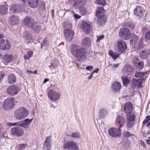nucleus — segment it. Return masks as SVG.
Returning <instances> with one entry per match:
<instances>
[{"mask_svg":"<svg viewBox=\"0 0 150 150\" xmlns=\"http://www.w3.org/2000/svg\"><path fill=\"white\" fill-rule=\"evenodd\" d=\"M70 50L71 54L79 62L83 59L87 54L85 48L82 47L80 45L75 44L71 45Z\"/></svg>","mask_w":150,"mask_h":150,"instance_id":"obj_1","label":"nucleus"},{"mask_svg":"<svg viewBox=\"0 0 150 150\" xmlns=\"http://www.w3.org/2000/svg\"><path fill=\"white\" fill-rule=\"evenodd\" d=\"M144 38L142 37L139 40L138 36L134 35L132 36V39L130 41V44L132 47L136 49L139 50L144 47Z\"/></svg>","mask_w":150,"mask_h":150,"instance_id":"obj_2","label":"nucleus"},{"mask_svg":"<svg viewBox=\"0 0 150 150\" xmlns=\"http://www.w3.org/2000/svg\"><path fill=\"white\" fill-rule=\"evenodd\" d=\"M29 114L28 110L22 107L17 109L15 112L14 117L18 120H22L26 117Z\"/></svg>","mask_w":150,"mask_h":150,"instance_id":"obj_3","label":"nucleus"},{"mask_svg":"<svg viewBox=\"0 0 150 150\" xmlns=\"http://www.w3.org/2000/svg\"><path fill=\"white\" fill-rule=\"evenodd\" d=\"M73 6L76 8H80V12L82 15H85L87 12L86 8L84 7L81 8L86 4V0H73Z\"/></svg>","mask_w":150,"mask_h":150,"instance_id":"obj_4","label":"nucleus"},{"mask_svg":"<svg viewBox=\"0 0 150 150\" xmlns=\"http://www.w3.org/2000/svg\"><path fill=\"white\" fill-rule=\"evenodd\" d=\"M14 98L11 97H9L5 100L3 103L4 109L8 110L12 109L14 105Z\"/></svg>","mask_w":150,"mask_h":150,"instance_id":"obj_5","label":"nucleus"},{"mask_svg":"<svg viewBox=\"0 0 150 150\" xmlns=\"http://www.w3.org/2000/svg\"><path fill=\"white\" fill-rule=\"evenodd\" d=\"M127 48L126 44L122 40H120L117 42V49L115 51L120 54L123 53Z\"/></svg>","mask_w":150,"mask_h":150,"instance_id":"obj_6","label":"nucleus"},{"mask_svg":"<svg viewBox=\"0 0 150 150\" xmlns=\"http://www.w3.org/2000/svg\"><path fill=\"white\" fill-rule=\"evenodd\" d=\"M32 119H29L28 118L23 121H21L17 122L10 123L9 124V125L11 126H13L18 125V126L25 128H27L28 125L30 124L32 122Z\"/></svg>","mask_w":150,"mask_h":150,"instance_id":"obj_7","label":"nucleus"},{"mask_svg":"<svg viewBox=\"0 0 150 150\" xmlns=\"http://www.w3.org/2000/svg\"><path fill=\"white\" fill-rule=\"evenodd\" d=\"M119 34L121 38L124 40L129 39L131 36L130 31L127 29L124 28L120 29Z\"/></svg>","mask_w":150,"mask_h":150,"instance_id":"obj_8","label":"nucleus"},{"mask_svg":"<svg viewBox=\"0 0 150 150\" xmlns=\"http://www.w3.org/2000/svg\"><path fill=\"white\" fill-rule=\"evenodd\" d=\"M64 148L68 150H78L79 147L77 143L73 140L69 141L64 144Z\"/></svg>","mask_w":150,"mask_h":150,"instance_id":"obj_9","label":"nucleus"},{"mask_svg":"<svg viewBox=\"0 0 150 150\" xmlns=\"http://www.w3.org/2000/svg\"><path fill=\"white\" fill-rule=\"evenodd\" d=\"M108 132L110 136L114 138L120 137L121 134V130L119 128H110L108 129Z\"/></svg>","mask_w":150,"mask_h":150,"instance_id":"obj_10","label":"nucleus"},{"mask_svg":"<svg viewBox=\"0 0 150 150\" xmlns=\"http://www.w3.org/2000/svg\"><path fill=\"white\" fill-rule=\"evenodd\" d=\"M126 117L127 119V127L132 128L133 126V122L135 118V115L131 112L126 114Z\"/></svg>","mask_w":150,"mask_h":150,"instance_id":"obj_11","label":"nucleus"},{"mask_svg":"<svg viewBox=\"0 0 150 150\" xmlns=\"http://www.w3.org/2000/svg\"><path fill=\"white\" fill-rule=\"evenodd\" d=\"M11 133L13 135L21 137L23 135L24 131L21 128L19 127H16L11 129Z\"/></svg>","mask_w":150,"mask_h":150,"instance_id":"obj_12","label":"nucleus"},{"mask_svg":"<svg viewBox=\"0 0 150 150\" xmlns=\"http://www.w3.org/2000/svg\"><path fill=\"white\" fill-rule=\"evenodd\" d=\"M18 87L16 85L11 86L7 89V93L10 96H13L16 95L19 91Z\"/></svg>","mask_w":150,"mask_h":150,"instance_id":"obj_13","label":"nucleus"},{"mask_svg":"<svg viewBox=\"0 0 150 150\" xmlns=\"http://www.w3.org/2000/svg\"><path fill=\"white\" fill-rule=\"evenodd\" d=\"M47 96L50 99L53 101L57 100L60 97L59 93L52 89L49 90L47 93Z\"/></svg>","mask_w":150,"mask_h":150,"instance_id":"obj_14","label":"nucleus"},{"mask_svg":"<svg viewBox=\"0 0 150 150\" xmlns=\"http://www.w3.org/2000/svg\"><path fill=\"white\" fill-rule=\"evenodd\" d=\"M125 117L122 115H119L117 117L115 121V124L119 128L123 126L125 123Z\"/></svg>","mask_w":150,"mask_h":150,"instance_id":"obj_15","label":"nucleus"},{"mask_svg":"<svg viewBox=\"0 0 150 150\" xmlns=\"http://www.w3.org/2000/svg\"><path fill=\"white\" fill-rule=\"evenodd\" d=\"M11 45L9 41L4 39L1 42L0 48L3 50L6 51L10 49Z\"/></svg>","mask_w":150,"mask_h":150,"instance_id":"obj_16","label":"nucleus"},{"mask_svg":"<svg viewBox=\"0 0 150 150\" xmlns=\"http://www.w3.org/2000/svg\"><path fill=\"white\" fill-rule=\"evenodd\" d=\"M64 32V36L66 39L69 42L72 40L74 35V31L71 30L65 29Z\"/></svg>","mask_w":150,"mask_h":150,"instance_id":"obj_17","label":"nucleus"},{"mask_svg":"<svg viewBox=\"0 0 150 150\" xmlns=\"http://www.w3.org/2000/svg\"><path fill=\"white\" fill-rule=\"evenodd\" d=\"M134 70L131 66L129 64H126L124 67L122 72L125 75H129L132 74Z\"/></svg>","mask_w":150,"mask_h":150,"instance_id":"obj_18","label":"nucleus"},{"mask_svg":"<svg viewBox=\"0 0 150 150\" xmlns=\"http://www.w3.org/2000/svg\"><path fill=\"white\" fill-rule=\"evenodd\" d=\"M142 10V7L140 6H137L134 9V13L138 19H140L142 18L143 16Z\"/></svg>","mask_w":150,"mask_h":150,"instance_id":"obj_19","label":"nucleus"},{"mask_svg":"<svg viewBox=\"0 0 150 150\" xmlns=\"http://www.w3.org/2000/svg\"><path fill=\"white\" fill-rule=\"evenodd\" d=\"M123 110L125 112L126 114L132 112V105L130 102L125 103L123 107Z\"/></svg>","mask_w":150,"mask_h":150,"instance_id":"obj_20","label":"nucleus"},{"mask_svg":"<svg viewBox=\"0 0 150 150\" xmlns=\"http://www.w3.org/2000/svg\"><path fill=\"white\" fill-rule=\"evenodd\" d=\"M51 137H47L43 144L44 150H50L51 145Z\"/></svg>","mask_w":150,"mask_h":150,"instance_id":"obj_21","label":"nucleus"},{"mask_svg":"<svg viewBox=\"0 0 150 150\" xmlns=\"http://www.w3.org/2000/svg\"><path fill=\"white\" fill-rule=\"evenodd\" d=\"M40 25V24L39 22L35 21L30 28L34 32L38 33L41 29Z\"/></svg>","mask_w":150,"mask_h":150,"instance_id":"obj_22","label":"nucleus"},{"mask_svg":"<svg viewBox=\"0 0 150 150\" xmlns=\"http://www.w3.org/2000/svg\"><path fill=\"white\" fill-rule=\"evenodd\" d=\"M18 22V18L17 16L13 15L9 18L8 23L11 26H13L17 24Z\"/></svg>","mask_w":150,"mask_h":150,"instance_id":"obj_23","label":"nucleus"},{"mask_svg":"<svg viewBox=\"0 0 150 150\" xmlns=\"http://www.w3.org/2000/svg\"><path fill=\"white\" fill-rule=\"evenodd\" d=\"M35 21L33 18L29 17H27L24 19V22L25 25L30 28Z\"/></svg>","mask_w":150,"mask_h":150,"instance_id":"obj_24","label":"nucleus"},{"mask_svg":"<svg viewBox=\"0 0 150 150\" xmlns=\"http://www.w3.org/2000/svg\"><path fill=\"white\" fill-rule=\"evenodd\" d=\"M81 28L84 32L86 33H90L91 31V25L85 22L83 23Z\"/></svg>","mask_w":150,"mask_h":150,"instance_id":"obj_25","label":"nucleus"},{"mask_svg":"<svg viewBox=\"0 0 150 150\" xmlns=\"http://www.w3.org/2000/svg\"><path fill=\"white\" fill-rule=\"evenodd\" d=\"M121 88V85L118 82H115L112 84V90L114 92H118Z\"/></svg>","mask_w":150,"mask_h":150,"instance_id":"obj_26","label":"nucleus"},{"mask_svg":"<svg viewBox=\"0 0 150 150\" xmlns=\"http://www.w3.org/2000/svg\"><path fill=\"white\" fill-rule=\"evenodd\" d=\"M108 54L114 60H116L119 57L120 54L117 52H115L111 50H109L108 52Z\"/></svg>","mask_w":150,"mask_h":150,"instance_id":"obj_27","label":"nucleus"},{"mask_svg":"<svg viewBox=\"0 0 150 150\" xmlns=\"http://www.w3.org/2000/svg\"><path fill=\"white\" fill-rule=\"evenodd\" d=\"M27 1L29 6L33 8L37 7L38 4V0H27Z\"/></svg>","mask_w":150,"mask_h":150,"instance_id":"obj_28","label":"nucleus"},{"mask_svg":"<svg viewBox=\"0 0 150 150\" xmlns=\"http://www.w3.org/2000/svg\"><path fill=\"white\" fill-rule=\"evenodd\" d=\"M135 24L132 22H128L124 24L123 26L128 29L130 31L132 30L134 28Z\"/></svg>","mask_w":150,"mask_h":150,"instance_id":"obj_29","label":"nucleus"},{"mask_svg":"<svg viewBox=\"0 0 150 150\" xmlns=\"http://www.w3.org/2000/svg\"><path fill=\"white\" fill-rule=\"evenodd\" d=\"M90 44V40L88 37H85L83 38L82 42V45L83 47H88Z\"/></svg>","mask_w":150,"mask_h":150,"instance_id":"obj_30","label":"nucleus"},{"mask_svg":"<svg viewBox=\"0 0 150 150\" xmlns=\"http://www.w3.org/2000/svg\"><path fill=\"white\" fill-rule=\"evenodd\" d=\"M23 37L26 40H29L28 43L32 40V37L30 33L25 31L23 33Z\"/></svg>","mask_w":150,"mask_h":150,"instance_id":"obj_31","label":"nucleus"},{"mask_svg":"<svg viewBox=\"0 0 150 150\" xmlns=\"http://www.w3.org/2000/svg\"><path fill=\"white\" fill-rule=\"evenodd\" d=\"M13 57L12 54L8 55V54H5L3 57V60L6 63H9L11 62L13 59Z\"/></svg>","mask_w":150,"mask_h":150,"instance_id":"obj_32","label":"nucleus"},{"mask_svg":"<svg viewBox=\"0 0 150 150\" xmlns=\"http://www.w3.org/2000/svg\"><path fill=\"white\" fill-rule=\"evenodd\" d=\"M99 116L101 118H103L108 114V112L107 110L104 108L101 109L99 111Z\"/></svg>","mask_w":150,"mask_h":150,"instance_id":"obj_33","label":"nucleus"},{"mask_svg":"<svg viewBox=\"0 0 150 150\" xmlns=\"http://www.w3.org/2000/svg\"><path fill=\"white\" fill-rule=\"evenodd\" d=\"M8 79L10 84H14L16 81L15 76L13 74H10L8 75Z\"/></svg>","mask_w":150,"mask_h":150,"instance_id":"obj_34","label":"nucleus"},{"mask_svg":"<svg viewBox=\"0 0 150 150\" xmlns=\"http://www.w3.org/2000/svg\"><path fill=\"white\" fill-rule=\"evenodd\" d=\"M98 22L101 25H104L106 21V17L105 15H102L98 18Z\"/></svg>","mask_w":150,"mask_h":150,"instance_id":"obj_35","label":"nucleus"},{"mask_svg":"<svg viewBox=\"0 0 150 150\" xmlns=\"http://www.w3.org/2000/svg\"><path fill=\"white\" fill-rule=\"evenodd\" d=\"M8 9V8L6 5H2L0 6V13L4 15L6 13Z\"/></svg>","mask_w":150,"mask_h":150,"instance_id":"obj_36","label":"nucleus"},{"mask_svg":"<svg viewBox=\"0 0 150 150\" xmlns=\"http://www.w3.org/2000/svg\"><path fill=\"white\" fill-rule=\"evenodd\" d=\"M104 11L103 7L100 6L98 7L96 10V15L99 16L101 15V14L103 13Z\"/></svg>","mask_w":150,"mask_h":150,"instance_id":"obj_37","label":"nucleus"},{"mask_svg":"<svg viewBox=\"0 0 150 150\" xmlns=\"http://www.w3.org/2000/svg\"><path fill=\"white\" fill-rule=\"evenodd\" d=\"M149 52L147 51H143L140 53V57L142 59H145L147 57Z\"/></svg>","mask_w":150,"mask_h":150,"instance_id":"obj_38","label":"nucleus"},{"mask_svg":"<svg viewBox=\"0 0 150 150\" xmlns=\"http://www.w3.org/2000/svg\"><path fill=\"white\" fill-rule=\"evenodd\" d=\"M70 136L73 138L79 139L81 137V135L78 132H74L71 133Z\"/></svg>","mask_w":150,"mask_h":150,"instance_id":"obj_39","label":"nucleus"},{"mask_svg":"<svg viewBox=\"0 0 150 150\" xmlns=\"http://www.w3.org/2000/svg\"><path fill=\"white\" fill-rule=\"evenodd\" d=\"M19 7V6L18 5L13 6L10 8V10L12 12L17 13L19 11V10L18 9Z\"/></svg>","mask_w":150,"mask_h":150,"instance_id":"obj_40","label":"nucleus"},{"mask_svg":"<svg viewBox=\"0 0 150 150\" xmlns=\"http://www.w3.org/2000/svg\"><path fill=\"white\" fill-rule=\"evenodd\" d=\"M122 79L123 83L124 85H127L130 83V81L128 79L127 77L126 76H122Z\"/></svg>","mask_w":150,"mask_h":150,"instance_id":"obj_41","label":"nucleus"},{"mask_svg":"<svg viewBox=\"0 0 150 150\" xmlns=\"http://www.w3.org/2000/svg\"><path fill=\"white\" fill-rule=\"evenodd\" d=\"M63 26L64 28H67L68 29H70L72 27L71 24L67 22L64 23Z\"/></svg>","mask_w":150,"mask_h":150,"instance_id":"obj_42","label":"nucleus"},{"mask_svg":"<svg viewBox=\"0 0 150 150\" xmlns=\"http://www.w3.org/2000/svg\"><path fill=\"white\" fill-rule=\"evenodd\" d=\"M144 74V72L136 71L135 74V76L137 78H141L143 77V76Z\"/></svg>","mask_w":150,"mask_h":150,"instance_id":"obj_43","label":"nucleus"},{"mask_svg":"<svg viewBox=\"0 0 150 150\" xmlns=\"http://www.w3.org/2000/svg\"><path fill=\"white\" fill-rule=\"evenodd\" d=\"M137 67V69L139 70H141L144 67V63L143 62H139L137 64L136 66Z\"/></svg>","mask_w":150,"mask_h":150,"instance_id":"obj_44","label":"nucleus"},{"mask_svg":"<svg viewBox=\"0 0 150 150\" xmlns=\"http://www.w3.org/2000/svg\"><path fill=\"white\" fill-rule=\"evenodd\" d=\"M139 79H133L132 81V84L133 87H135L137 86Z\"/></svg>","mask_w":150,"mask_h":150,"instance_id":"obj_45","label":"nucleus"},{"mask_svg":"<svg viewBox=\"0 0 150 150\" xmlns=\"http://www.w3.org/2000/svg\"><path fill=\"white\" fill-rule=\"evenodd\" d=\"M57 66V63L54 61L52 62L51 64L49 66V67L50 69H55Z\"/></svg>","mask_w":150,"mask_h":150,"instance_id":"obj_46","label":"nucleus"},{"mask_svg":"<svg viewBox=\"0 0 150 150\" xmlns=\"http://www.w3.org/2000/svg\"><path fill=\"white\" fill-rule=\"evenodd\" d=\"M133 65L134 66H136L139 61V58L137 57H135L133 59Z\"/></svg>","mask_w":150,"mask_h":150,"instance_id":"obj_47","label":"nucleus"},{"mask_svg":"<svg viewBox=\"0 0 150 150\" xmlns=\"http://www.w3.org/2000/svg\"><path fill=\"white\" fill-rule=\"evenodd\" d=\"M96 1L98 4L103 6L106 4L105 0H96Z\"/></svg>","mask_w":150,"mask_h":150,"instance_id":"obj_48","label":"nucleus"},{"mask_svg":"<svg viewBox=\"0 0 150 150\" xmlns=\"http://www.w3.org/2000/svg\"><path fill=\"white\" fill-rule=\"evenodd\" d=\"M26 144H19L18 145V149H23L27 146Z\"/></svg>","mask_w":150,"mask_h":150,"instance_id":"obj_49","label":"nucleus"},{"mask_svg":"<svg viewBox=\"0 0 150 150\" xmlns=\"http://www.w3.org/2000/svg\"><path fill=\"white\" fill-rule=\"evenodd\" d=\"M48 42H47V40L46 38H45L43 41L42 42L41 44V47L46 46L47 45Z\"/></svg>","mask_w":150,"mask_h":150,"instance_id":"obj_50","label":"nucleus"},{"mask_svg":"<svg viewBox=\"0 0 150 150\" xmlns=\"http://www.w3.org/2000/svg\"><path fill=\"white\" fill-rule=\"evenodd\" d=\"M150 120V115L147 116L145 119L142 122V125H144L146 123H147L148 121Z\"/></svg>","mask_w":150,"mask_h":150,"instance_id":"obj_51","label":"nucleus"},{"mask_svg":"<svg viewBox=\"0 0 150 150\" xmlns=\"http://www.w3.org/2000/svg\"><path fill=\"white\" fill-rule=\"evenodd\" d=\"M124 133L125 136L127 137H129L133 135V134H130V132L128 131H125L124 132Z\"/></svg>","mask_w":150,"mask_h":150,"instance_id":"obj_52","label":"nucleus"},{"mask_svg":"<svg viewBox=\"0 0 150 150\" xmlns=\"http://www.w3.org/2000/svg\"><path fill=\"white\" fill-rule=\"evenodd\" d=\"M145 38L148 40H150V31L146 33L145 35Z\"/></svg>","mask_w":150,"mask_h":150,"instance_id":"obj_53","label":"nucleus"},{"mask_svg":"<svg viewBox=\"0 0 150 150\" xmlns=\"http://www.w3.org/2000/svg\"><path fill=\"white\" fill-rule=\"evenodd\" d=\"M97 39L96 42H98L104 38V35H102L100 36H97Z\"/></svg>","mask_w":150,"mask_h":150,"instance_id":"obj_54","label":"nucleus"},{"mask_svg":"<svg viewBox=\"0 0 150 150\" xmlns=\"http://www.w3.org/2000/svg\"><path fill=\"white\" fill-rule=\"evenodd\" d=\"M85 69L87 70L91 71L93 69V67L92 66H89L86 67Z\"/></svg>","mask_w":150,"mask_h":150,"instance_id":"obj_55","label":"nucleus"},{"mask_svg":"<svg viewBox=\"0 0 150 150\" xmlns=\"http://www.w3.org/2000/svg\"><path fill=\"white\" fill-rule=\"evenodd\" d=\"M137 87L138 88H141L143 87L142 82L140 79L139 81V83L138 84Z\"/></svg>","mask_w":150,"mask_h":150,"instance_id":"obj_56","label":"nucleus"},{"mask_svg":"<svg viewBox=\"0 0 150 150\" xmlns=\"http://www.w3.org/2000/svg\"><path fill=\"white\" fill-rule=\"evenodd\" d=\"M4 75L2 73L0 72V83L1 82V80L3 79Z\"/></svg>","mask_w":150,"mask_h":150,"instance_id":"obj_57","label":"nucleus"},{"mask_svg":"<svg viewBox=\"0 0 150 150\" xmlns=\"http://www.w3.org/2000/svg\"><path fill=\"white\" fill-rule=\"evenodd\" d=\"M119 64H116L113 65L112 67V69L113 70H115L116 68H117L119 66Z\"/></svg>","mask_w":150,"mask_h":150,"instance_id":"obj_58","label":"nucleus"},{"mask_svg":"<svg viewBox=\"0 0 150 150\" xmlns=\"http://www.w3.org/2000/svg\"><path fill=\"white\" fill-rule=\"evenodd\" d=\"M33 52L31 51H28L27 52V54L29 57L31 58V57L33 54Z\"/></svg>","mask_w":150,"mask_h":150,"instance_id":"obj_59","label":"nucleus"},{"mask_svg":"<svg viewBox=\"0 0 150 150\" xmlns=\"http://www.w3.org/2000/svg\"><path fill=\"white\" fill-rule=\"evenodd\" d=\"M99 71V68H97L96 69L94 70V71H93L92 72V73L93 74L95 73H98V71Z\"/></svg>","mask_w":150,"mask_h":150,"instance_id":"obj_60","label":"nucleus"},{"mask_svg":"<svg viewBox=\"0 0 150 150\" xmlns=\"http://www.w3.org/2000/svg\"><path fill=\"white\" fill-rule=\"evenodd\" d=\"M74 17L75 18L79 19L80 18L81 16L77 14H74Z\"/></svg>","mask_w":150,"mask_h":150,"instance_id":"obj_61","label":"nucleus"},{"mask_svg":"<svg viewBox=\"0 0 150 150\" xmlns=\"http://www.w3.org/2000/svg\"><path fill=\"white\" fill-rule=\"evenodd\" d=\"M140 144L142 146L144 147L145 148L146 147L144 142L141 140L140 141Z\"/></svg>","mask_w":150,"mask_h":150,"instance_id":"obj_62","label":"nucleus"},{"mask_svg":"<svg viewBox=\"0 0 150 150\" xmlns=\"http://www.w3.org/2000/svg\"><path fill=\"white\" fill-rule=\"evenodd\" d=\"M24 57L25 60H28L30 58L28 56H27V55H24Z\"/></svg>","mask_w":150,"mask_h":150,"instance_id":"obj_63","label":"nucleus"},{"mask_svg":"<svg viewBox=\"0 0 150 150\" xmlns=\"http://www.w3.org/2000/svg\"><path fill=\"white\" fill-rule=\"evenodd\" d=\"M146 142L148 145H150V139L146 140Z\"/></svg>","mask_w":150,"mask_h":150,"instance_id":"obj_64","label":"nucleus"}]
</instances>
